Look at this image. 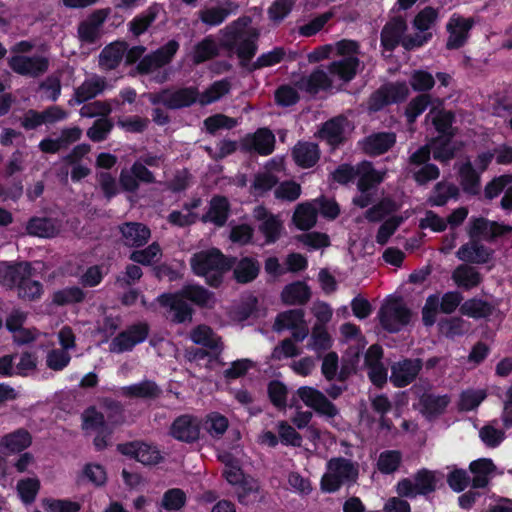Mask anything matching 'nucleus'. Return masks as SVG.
I'll list each match as a JSON object with an SVG mask.
<instances>
[{
    "label": "nucleus",
    "mask_w": 512,
    "mask_h": 512,
    "mask_svg": "<svg viewBox=\"0 0 512 512\" xmlns=\"http://www.w3.org/2000/svg\"><path fill=\"white\" fill-rule=\"evenodd\" d=\"M297 393L305 405L313 408L317 413L327 418H333L338 414L336 406L319 390L304 386L300 387Z\"/></svg>",
    "instance_id": "obj_17"
},
{
    "label": "nucleus",
    "mask_w": 512,
    "mask_h": 512,
    "mask_svg": "<svg viewBox=\"0 0 512 512\" xmlns=\"http://www.w3.org/2000/svg\"><path fill=\"white\" fill-rule=\"evenodd\" d=\"M123 242L129 247L145 245L151 237L150 229L138 222H128L120 226Z\"/></svg>",
    "instance_id": "obj_21"
},
{
    "label": "nucleus",
    "mask_w": 512,
    "mask_h": 512,
    "mask_svg": "<svg viewBox=\"0 0 512 512\" xmlns=\"http://www.w3.org/2000/svg\"><path fill=\"white\" fill-rule=\"evenodd\" d=\"M431 105L433 107L436 105L435 98L432 99L428 94H422L414 98L408 105L406 109V116L410 123H413L415 119L422 113L424 110Z\"/></svg>",
    "instance_id": "obj_62"
},
{
    "label": "nucleus",
    "mask_w": 512,
    "mask_h": 512,
    "mask_svg": "<svg viewBox=\"0 0 512 512\" xmlns=\"http://www.w3.org/2000/svg\"><path fill=\"white\" fill-rule=\"evenodd\" d=\"M436 476L433 471L422 469L412 478H404L397 483L396 491L402 497L415 498L427 495L436 489Z\"/></svg>",
    "instance_id": "obj_8"
},
{
    "label": "nucleus",
    "mask_w": 512,
    "mask_h": 512,
    "mask_svg": "<svg viewBox=\"0 0 512 512\" xmlns=\"http://www.w3.org/2000/svg\"><path fill=\"white\" fill-rule=\"evenodd\" d=\"M42 507L47 512H78L80 505L69 499L45 498Z\"/></svg>",
    "instance_id": "obj_64"
},
{
    "label": "nucleus",
    "mask_w": 512,
    "mask_h": 512,
    "mask_svg": "<svg viewBox=\"0 0 512 512\" xmlns=\"http://www.w3.org/2000/svg\"><path fill=\"white\" fill-rule=\"evenodd\" d=\"M452 279L457 286L468 290L479 285L481 275L474 267L463 264L453 271Z\"/></svg>",
    "instance_id": "obj_38"
},
{
    "label": "nucleus",
    "mask_w": 512,
    "mask_h": 512,
    "mask_svg": "<svg viewBox=\"0 0 512 512\" xmlns=\"http://www.w3.org/2000/svg\"><path fill=\"white\" fill-rule=\"evenodd\" d=\"M357 176L359 177L358 190H370L384 179V173L375 170L368 162H363L357 166Z\"/></svg>",
    "instance_id": "obj_36"
},
{
    "label": "nucleus",
    "mask_w": 512,
    "mask_h": 512,
    "mask_svg": "<svg viewBox=\"0 0 512 512\" xmlns=\"http://www.w3.org/2000/svg\"><path fill=\"white\" fill-rule=\"evenodd\" d=\"M148 332L149 327L146 323L134 324L111 341L110 351L114 353L129 351L135 345L143 342L147 338Z\"/></svg>",
    "instance_id": "obj_13"
},
{
    "label": "nucleus",
    "mask_w": 512,
    "mask_h": 512,
    "mask_svg": "<svg viewBox=\"0 0 512 512\" xmlns=\"http://www.w3.org/2000/svg\"><path fill=\"white\" fill-rule=\"evenodd\" d=\"M275 136L266 128L258 129L254 134L247 135L244 145L249 150H254L261 155H269L274 150Z\"/></svg>",
    "instance_id": "obj_22"
},
{
    "label": "nucleus",
    "mask_w": 512,
    "mask_h": 512,
    "mask_svg": "<svg viewBox=\"0 0 512 512\" xmlns=\"http://www.w3.org/2000/svg\"><path fill=\"white\" fill-rule=\"evenodd\" d=\"M105 16L101 11L95 12L89 19L82 22L78 28L81 41L92 43L99 35V28L104 22Z\"/></svg>",
    "instance_id": "obj_37"
},
{
    "label": "nucleus",
    "mask_w": 512,
    "mask_h": 512,
    "mask_svg": "<svg viewBox=\"0 0 512 512\" xmlns=\"http://www.w3.org/2000/svg\"><path fill=\"white\" fill-rule=\"evenodd\" d=\"M253 217L258 222V230L264 235L267 244L275 243L284 231L283 221L263 206L253 210Z\"/></svg>",
    "instance_id": "obj_11"
},
{
    "label": "nucleus",
    "mask_w": 512,
    "mask_h": 512,
    "mask_svg": "<svg viewBox=\"0 0 512 512\" xmlns=\"http://www.w3.org/2000/svg\"><path fill=\"white\" fill-rule=\"evenodd\" d=\"M407 29V25L404 19L394 18L389 21L381 32V43L388 49H394L400 42L406 49H413L420 47L426 43L431 35L430 34H416L414 37L403 36Z\"/></svg>",
    "instance_id": "obj_5"
},
{
    "label": "nucleus",
    "mask_w": 512,
    "mask_h": 512,
    "mask_svg": "<svg viewBox=\"0 0 512 512\" xmlns=\"http://www.w3.org/2000/svg\"><path fill=\"white\" fill-rule=\"evenodd\" d=\"M220 459L225 464L223 475L230 484L237 485L243 483L244 485L248 486V492L256 490V485L250 484L247 480H245L238 463L234 461L229 454L225 453L221 455Z\"/></svg>",
    "instance_id": "obj_35"
},
{
    "label": "nucleus",
    "mask_w": 512,
    "mask_h": 512,
    "mask_svg": "<svg viewBox=\"0 0 512 512\" xmlns=\"http://www.w3.org/2000/svg\"><path fill=\"white\" fill-rule=\"evenodd\" d=\"M349 128V123L344 117H336L327 121L320 131V136L330 145L339 144L344 137L345 131Z\"/></svg>",
    "instance_id": "obj_31"
},
{
    "label": "nucleus",
    "mask_w": 512,
    "mask_h": 512,
    "mask_svg": "<svg viewBox=\"0 0 512 512\" xmlns=\"http://www.w3.org/2000/svg\"><path fill=\"white\" fill-rule=\"evenodd\" d=\"M512 228L501 225L497 222L490 221L484 217H472L469 220L467 232L470 239L474 240H490L497 236L503 235Z\"/></svg>",
    "instance_id": "obj_16"
},
{
    "label": "nucleus",
    "mask_w": 512,
    "mask_h": 512,
    "mask_svg": "<svg viewBox=\"0 0 512 512\" xmlns=\"http://www.w3.org/2000/svg\"><path fill=\"white\" fill-rule=\"evenodd\" d=\"M106 88L105 78L93 75L75 89L74 100L80 104L101 94Z\"/></svg>",
    "instance_id": "obj_27"
},
{
    "label": "nucleus",
    "mask_w": 512,
    "mask_h": 512,
    "mask_svg": "<svg viewBox=\"0 0 512 512\" xmlns=\"http://www.w3.org/2000/svg\"><path fill=\"white\" fill-rule=\"evenodd\" d=\"M161 8L157 5L149 7L142 15L135 18L131 23V31L135 35H140L155 21Z\"/></svg>",
    "instance_id": "obj_60"
},
{
    "label": "nucleus",
    "mask_w": 512,
    "mask_h": 512,
    "mask_svg": "<svg viewBox=\"0 0 512 512\" xmlns=\"http://www.w3.org/2000/svg\"><path fill=\"white\" fill-rule=\"evenodd\" d=\"M126 47L121 43H114L105 47L99 56V65L106 70L114 69L121 62Z\"/></svg>",
    "instance_id": "obj_40"
},
{
    "label": "nucleus",
    "mask_w": 512,
    "mask_h": 512,
    "mask_svg": "<svg viewBox=\"0 0 512 512\" xmlns=\"http://www.w3.org/2000/svg\"><path fill=\"white\" fill-rule=\"evenodd\" d=\"M317 220L316 204L307 202L299 204L293 214V222L300 230H309Z\"/></svg>",
    "instance_id": "obj_32"
},
{
    "label": "nucleus",
    "mask_w": 512,
    "mask_h": 512,
    "mask_svg": "<svg viewBox=\"0 0 512 512\" xmlns=\"http://www.w3.org/2000/svg\"><path fill=\"white\" fill-rule=\"evenodd\" d=\"M497 421L494 420L492 423H489L483 426L479 430V437L482 442L491 448H495L499 446L505 439V432L496 427Z\"/></svg>",
    "instance_id": "obj_56"
},
{
    "label": "nucleus",
    "mask_w": 512,
    "mask_h": 512,
    "mask_svg": "<svg viewBox=\"0 0 512 512\" xmlns=\"http://www.w3.org/2000/svg\"><path fill=\"white\" fill-rule=\"evenodd\" d=\"M31 444V436L25 430H17L4 436L0 445L10 452H20Z\"/></svg>",
    "instance_id": "obj_46"
},
{
    "label": "nucleus",
    "mask_w": 512,
    "mask_h": 512,
    "mask_svg": "<svg viewBox=\"0 0 512 512\" xmlns=\"http://www.w3.org/2000/svg\"><path fill=\"white\" fill-rule=\"evenodd\" d=\"M259 268V263L256 260L245 257L235 265L234 276L238 282L247 283L256 278Z\"/></svg>",
    "instance_id": "obj_45"
},
{
    "label": "nucleus",
    "mask_w": 512,
    "mask_h": 512,
    "mask_svg": "<svg viewBox=\"0 0 512 512\" xmlns=\"http://www.w3.org/2000/svg\"><path fill=\"white\" fill-rule=\"evenodd\" d=\"M180 295L202 307H212L215 303L214 295L198 285L184 287Z\"/></svg>",
    "instance_id": "obj_42"
},
{
    "label": "nucleus",
    "mask_w": 512,
    "mask_h": 512,
    "mask_svg": "<svg viewBox=\"0 0 512 512\" xmlns=\"http://www.w3.org/2000/svg\"><path fill=\"white\" fill-rule=\"evenodd\" d=\"M230 82L228 80L215 81L201 94L198 93V103L202 106L212 104L230 91Z\"/></svg>",
    "instance_id": "obj_44"
},
{
    "label": "nucleus",
    "mask_w": 512,
    "mask_h": 512,
    "mask_svg": "<svg viewBox=\"0 0 512 512\" xmlns=\"http://www.w3.org/2000/svg\"><path fill=\"white\" fill-rule=\"evenodd\" d=\"M378 318L381 326L388 332H398L409 324L411 311L400 298H388L382 304Z\"/></svg>",
    "instance_id": "obj_6"
},
{
    "label": "nucleus",
    "mask_w": 512,
    "mask_h": 512,
    "mask_svg": "<svg viewBox=\"0 0 512 512\" xmlns=\"http://www.w3.org/2000/svg\"><path fill=\"white\" fill-rule=\"evenodd\" d=\"M162 256V251L158 243L154 242L147 248L135 250L131 253L130 259L141 265H152L157 263Z\"/></svg>",
    "instance_id": "obj_51"
},
{
    "label": "nucleus",
    "mask_w": 512,
    "mask_h": 512,
    "mask_svg": "<svg viewBox=\"0 0 512 512\" xmlns=\"http://www.w3.org/2000/svg\"><path fill=\"white\" fill-rule=\"evenodd\" d=\"M293 156L298 165L311 167L319 159L318 146L314 143H298L293 150Z\"/></svg>",
    "instance_id": "obj_39"
},
{
    "label": "nucleus",
    "mask_w": 512,
    "mask_h": 512,
    "mask_svg": "<svg viewBox=\"0 0 512 512\" xmlns=\"http://www.w3.org/2000/svg\"><path fill=\"white\" fill-rule=\"evenodd\" d=\"M61 78L60 75L52 74L48 76L39 84V90L42 92V97L56 101L61 94Z\"/></svg>",
    "instance_id": "obj_63"
},
{
    "label": "nucleus",
    "mask_w": 512,
    "mask_h": 512,
    "mask_svg": "<svg viewBox=\"0 0 512 512\" xmlns=\"http://www.w3.org/2000/svg\"><path fill=\"white\" fill-rule=\"evenodd\" d=\"M403 216H392L385 220L379 227L375 240L379 245H385L390 237L396 232L398 227L407 218Z\"/></svg>",
    "instance_id": "obj_57"
},
{
    "label": "nucleus",
    "mask_w": 512,
    "mask_h": 512,
    "mask_svg": "<svg viewBox=\"0 0 512 512\" xmlns=\"http://www.w3.org/2000/svg\"><path fill=\"white\" fill-rule=\"evenodd\" d=\"M239 5L231 0H224L218 5H206L198 12L199 20L209 27L219 26L226 21V19L236 14Z\"/></svg>",
    "instance_id": "obj_14"
},
{
    "label": "nucleus",
    "mask_w": 512,
    "mask_h": 512,
    "mask_svg": "<svg viewBox=\"0 0 512 512\" xmlns=\"http://www.w3.org/2000/svg\"><path fill=\"white\" fill-rule=\"evenodd\" d=\"M456 255L461 261L482 264L489 261L491 251L479 243V240L470 239L468 243L458 249Z\"/></svg>",
    "instance_id": "obj_23"
},
{
    "label": "nucleus",
    "mask_w": 512,
    "mask_h": 512,
    "mask_svg": "<svg viewBox=\"0 0 512 512\" xmlns=\"http://www.w3.org/2000/svg\"><path fill=\"white\" fill-rule=\"evenodd\" d=\"M118 451L123 455L134 458L144 465H154L161 460L159 450L148 443L133 441L118 445Z\"/></svg>",
    "instance_id": "obj_18"
},
{
    "label": "nucleus",
    "mask_w": 512,
    "mask_h": 512,
    "mask_svg": "<svg viewBox=\"0 0 512 512\" xmlns=\"http://www.w3.org/2000/svg\"><path fill=\"white\" fill-rule=\"evenodd\" d=\"M29 235L50 238L60 232V225L56 220L45 217H34L29 220L26 226Z\"/></svg>",
    "instance_id": "obj_30"
},
{
    "label": "nucleus",
    "mask_w": 512,
    "mask_h": 512,
    "mask_svg": "<svg viewBox=\"0 0 512 512\" xmlns=\"http://www.w3.org/2000/svg\"><path fill=\"white\" fill-rule=\"evenodd\" d=\"M251 19L240 17L219 31L221 46L234 51L243 64L249 62L257 51L259 31L249 27Z\"/></svg>",
    "instance_id": "obj_2"
},
{
    "label": "nucleus",
    "mask_w": 512,
    "mask_h": 512,
    "mask_svg": "<svg viewBox=\"0 0 512 512\" xmlns=\"http://www.w3.org/2000/svg\"><path fill=\"white\" fill-rule=\"evenodd\" d=\"M439 11L433 7H425L414 19V27L420 34H429L428 31L438 20Z\"/></svg>",
    "instance_id": "obj_58"
},
{
    "label": "nucleus",
    "mask_w": 512,
    "mask_h": 512,
    "mask_svg": "<svg viewBox=\"0 0 512 512\" xmlns=\"http://www.w3.org/2000/svg\"><path fill=\"white\" fill-rule=\"evenodd\" d=\"M190 265L192 271L196 275L204 277L211 286H218L222 281L224 272L231 267L230 261L216 248L193 254Z\"/></svg>",
    "instance_id": "obj_3"
},
{
    "label": "nucleus",
    "mask_w": 512,
    "mask_h": 512,
    "mask_svg": "<svg viewBox=\"0 0 512 512\" xmlns=\"http://www.w3.org/2000/svg\"><path fill=\"white\" fill-rule=\"evenodd\" d=\"M402 455L399 451L387 450L380 453L377 468L383 474L394 473L400 466Z\"/></svg>",
    "instance_id": "obj_52"
},
{
    "label": "nucleus",
    "mask_w": 512,
    "mask_h": 512,
    "mask_svg": "<svg viewBox=\"0 0 512 512\" xmlns=\"http://www.w3.org/2000/svg\"><path fill=\"white\" fill-rule=\"evenodd\" d=\"M122 390L124 395L130 397L155 398L160 394L156 383L148 380L124 387Z\"/></svg>",
    "instance_id": "obj_48"
},
{
    "label": "nucleus",
    "mask_w": 512,
    "mask_h": 512,
    "mask_svg": "<svg viewBox=\"0 0 512 512\" xmlns=\"http://www.w3.org/2000/svg\"><path fill=\"white\" fill-rule=\"evenodd\" d=\"M229 203L224 197H214L210 201L209 209L203 216V221L211 222L216 226H223L228 218Z\"/></svg>",
    "instance_id": "obj_33"
},
{
    "label": "nucleus",
    "mask_w": 512,
    "mask_h": 512,
    "mask_svg": "<svg viewBox=\"0 0 512 512\" xmlns=\"http://www.w3.org/2000/svg\"><path fill=\"white\" fill-rule=\"evenodd\" d=\"M470 471L473 474L472 485L474 488L485 487L494 472L495 466L490 459H479L473 461L470 466Z\"/></svg>",
    "instance_id": "obj_34"
},
{
    "label": "nucleus",
    "mask_w": 512,
    "mask_h": 512,
    "mask_svg": "<svg viewBox=\"0 0 512 512\" xmlns=\"http://www.w3.org/2000/svg\"><path fill=\"white\" fill-rule=\"evenodd\" d=\"M26 276H32V267L29 263H19L10 265L0 263V284L6 287L18 285L21 279Z\"/></svg>",
    "instance_id": "obj_24"
},
{
    "label": "nucleus",
    "mask_w": 512,
    "mask_h": 512,
    "mask_svg": "<svg viewBox=\"0 0 512 512\" xmlns=\"http://www.w3.org/2000/svg\"><path fill=\"white\" fill-rule=\"evenodd\" d=\"M170 434L179 441L194 442L200 435V421L192 415H181L172 423Z\"/></svg>",
    "instance_id": "obj_19"
},
{
    "label": "nucleus",
    "mask_w": 512,
    "mask_h": 512,
    "mask_svg": "<svg viewBox=\"0 0 512 512\" xmlns=\"http://www.w3.org/2000/svg\"><path fill=\"white\" fill-rule=\"evenodd\" d=\"M429 148L434 159L438 161L450 160L453 158L455 152V147L451 142L450 136H439L429 144Z\"/></svg>",
    "instance_id": "obj_47"
},
{
    "label": "nucleus",
    "mask_w": 512,
    "mask_h": 512,
    "mask_svg": "<svg viewBox=\"0 0 512 512\" xmlns=\"http://www.w3.org/2000/svg\"><path fill=\"white\" fill-rule=\"evenodd\" d=\"M461 185L469 194H476L479 191V175L470 162L464 163L459 170Z\"/></svg>",
    "instance_id": "obj_54"
},
{
    "label": "nucleus",
    "mask_w": 512,
    "mask_h": 512,
    "mask_svg": "<svg viewBox=\"0 0 512 512\" xmlns=\"http://www.w3.org/2000/svg\"><path fill=\"white\" fill-rule=\"evenodd\" d=\"M153 104H163L170 109H179L198 102V91L193 87L182 88L176 91H162L149 96Z\"/></svg>",
    "instance_id": "obj_10"
},
{
    "label": "nucleus",
    "mask_w": 512,
    "mask_h": 512,
    "mask_svg": "<svg viewBox=\"0 0 512 512\" xmlns=\"http://www.w3.org/2000/svg\"><path fill=\"white\" fill-rule=\"evenodd\" d=\"M161 8L157 5L149 7L142 15L135 18L131 23V31L135 35H140L155 21Z\"/></svg>",
    "instance_id": "obj_61"
},
{
    "label": "nucleus",
    "mask_w": 512,
    "mask_h": 512,
    "mask_svg": "<svg viewBox=\"0 0 512 512\" xmlns=\"http://www.w3.org/2000/svg\"><path fill=\"white\" fill-rule=\"evenodd\" d=\"M179 48L178 42L169 41L166 45L155 51L153 54L145 56L139 63L138 68L141 72L149 73L157 68L169 63Z\"/></svg>",
    "instance_id": "obj_20"
},
{
    "label": "nucleus",
    "mask_w": 512,
    "mask_h": 512,
    "mask_svg": "<svg viewBox=\"0 0 512 512\" xmlns=\"http://www.w3.org/2000/svg\"><path fill=\"white\" fill-rule=\"evenodd\" d=\"M218 53V44L211 36H207L194 46L192 60L194 64H200L217 56Z\"/></svg>",
    "instance_id": "obj_41"
},
{
    "label": "nucleus",
    "mask_w": 512,
    "mask_h": 512,
    "mask_svg": "<svg viewBox=\"0 0 512 512\" xmlns=\"http://www.w3.org/2000/svg\"><path fill=\"white\" fill-rule=\"evenodd\" d=\"M204 428L211 437L219 439L228 428V420L225 416L213 412L206 416Z\"/></svg>",
    "instance_id": "obj_55"
},
{
    "label": "nucleus",
    "mask_w": 512,
    "mask_h": 512,
    "mask_svg": "<svg viewBox=\"0 0 512 512\" xmlns=\"http://www.w3.org/2000/svg\"><path fill=\"white\" fill-rule=\"evenodd\" d=\"M458 196V188L450 183L440 182L435 186L433 195L429 201L434 206L444 205L450 198Z\"/></svg>",
    "instance_id": "obj_59"
},
{
    "label": "nucleus",
    "mask_w": 512,
    "mask_h": 512,
    "mask_svg": "<svg viewBox=\"0 0 512 512\" xmlns=\"http://www.w3.org/2000/svg\"><path fill=\"white\" fill-rule=\"evenodd\" d=\"M185 503V493L181 489L172 488L163 494L160 509H164L166 512H177L182 509Z\"/></svg>",
    "instance_id": "obj_49"
},
{
    "label": "nucleus",
    "mask_w": 512,
    "mask_h": 512,
    "mask_svg": "<svg viewBox=\"0 0 512 512\" xmlns=\"http://www.w3.org/2000/svg\"><path fill=\"white\" fill-rule=\"evenodd\" d=\"M450 401V397L446 394H423L420 399L421 412L426 418L434 419L445 412Z\"/></svg>",
    "instance_id": "obj_25"
},
{
    "label": "nucleus",
    "mask_w": 512,
    "mask_h": 512,
    "mask_svg": "<svg viewBox=\"0 0 512 512\" xmlns=\"http://www.w3.org/2000/svg\"><path fill=\"white\" fill-rule=\"evenodd\" d=\"M8 65L16 74L37 78L48 71L50 59L45 54H16L8 59Z\"/></svg>",
    "instance_id": "obj_9"
},
{
    "label": "nucleus",
    "mask_w": 512,
    "mask_h": 512,
    "mask_svg": "<svg viewBox=\"0 0 512 512\" xmlns=\"http://www.w3.org/2000/svg\"><path fill=\"white\" fill-rule=\"evenodd\" d=\"M123 422L122 407L116 402L106 405V415L95 407L87 408L82 414V427L84 430L98 431L108 426L114 427Z\"/></svg>",
    "instance_id": "obj_7"
},
{
    "label": "nucleus",
    "mask_w": 512,
    "mask_h": 512,
    "mask_svg": "<svg viewBox=\"0 0 512 512\" xmlns=\"http://www.w3.org/2000/svg\"><path fill=\"white\" fill-rule=\"evenodd\" d=\"M317 53L318 58H326L334 53L340 57L339 60L332 62L329 66V74L324 70H315L309 76L302 77L298 82V88L309 93H316L332 85V77L347 82L356 74L359 66L358 44L351 40H342L335 45H327L320 48Z\"/></svg>",
    "instance_id": "obj_1"
},
{
    "label": "nucleus",
    "mask_w": 512,
    "mask_h": 512,
    "mask_svg": "<svg viewBox=\"0 0 512 512\" xmlns=\"http://www.w3.org/2000/svg\"><path fill=\"white\" fill-rule=\"evenodd\" d=\"M423 368L421 359H403L391 365L390 381L398 388L412 383Z\"/></svg>",
    "instance_id": "obj_15"
},
{
    "label": "nucleus",
    "mask_w": 512,
    "mask_h": 512,
    "mask_svg": "<svg viewBox=\"0 0 512 512\" xmlns=\"http://www.w3.org/2000/svg\"><path fill=\"white\" fill-rule=\"evenodd\" d=\"M304 323V312L302 309H293L279 314L275 321L276 330L294 329Z\"/></svg>",
    "instance_id": "obj_50"
},
{
    "label": "nucleus",
    "mask_w": 512,
    "mask_h": 512,
    "mask_svg": "<svg viewBox=\"0 0 512 512\" xmlns=\"http://www.w3.org/2000/svg\"><path fill=\"white\" fill-rule=\"evenodd\" d=\"M358 477V465L343 457L332 458L327 462L326 472L321 479V488L335 492L342 485L353 483Z\"/></svg>",
    "instance_id": "obj_4"
},
{
    "label": "nucleus",
    "mask_w": 512,
    "mask_h": 512,
    "mask_svg": "<svg viewBox=\"0 0 512 512\" xmlns=\"http://www.w3.org/2000/svg\"><path fill=\"white\" fill-rule=\"evenodd\" d=\"M393 133L381 132L368 136L363 141V150L370 155H380L388 151L395 143Z\"/></svg>",
    "instance_id": "obj_29"
},
{
    "label": "nucleus",
    "mask_w": 512,
    "mask_h": 512,
    "mask_svg": "<svg viewBox=\"0 0 512 512\" xmlns=\"http://www.w3.org/2000/svg\"><path fill=\"white\" fill-rule=\"evenodd\" d=\"M282 300L289 305L304 304L310 298L308 287L302 282L287 285L282 293Z\"/></svg>",
    "instance_id": "obj_43"
},
{
    "label": "nucleus",
    "mask_w": 512,
    "mask_h": 512,
    "mask_svg": "<svg viewBox=\"0 0 512 512\" xmlns=\"http://www.w3.org/2000/svg\"><path fill=\"white\" fill-rule=\"evenodd\" d=\"M191 340L199 345L208 348H218L220 339L214 334L212 329L206 325H199L191 331Z\"/></svg>",
    "instance_id": "obj_53"
},
{
    "label": "nucleus",
    "mask_w": 512,
    "mask_h": 512,
    "mask_svg": "<svg viewBox=\"0 0 512 512\" xmlns=\"http://www.w3.org/2000/svg\"><path fill=\"white\" fill-rule=\"evenodd\" d=\"M436 105L431 107L426 115V120L431 121L435 129L441 134L440 136H450V129L453 121V114L442 109L443 101L435 98Z\"/></svg>",
    "instance_id": "obj_26"
},
{
    "label": "nucleus",
    "mask_w": 512,
    "mask_h": 512,
    "mask_svg": "<svg viewBox=\"0 0 512 512\" xmlns=\"http://www.w3.org/2000/svg\"><path fill=\"white\" fill-rule=\"evenodd\" d=\"M473 18H465L459 14H452L446 29L449 34L446 46L448 49H458L468 40L469 32L474 26Z\"/></svg>",
    "instance_id": "obj_12"
},
{
    "label": "nucleus",
    "mask_w": 512,
    "mask_h": 512,
    "mask_svg": "<svg viewBox=\"0 0 512 512\" xmlns=\"http://www.w3.org/2000/svg\"><path fill=\"white\" fill-rule=\"evenodd\" d=\"M158 300L161 305L170 307L173 321L182 323L191 319V309L180 294H163Z\"/></svg>",
    "instance_id": "obj_28"
}]
</instances>
